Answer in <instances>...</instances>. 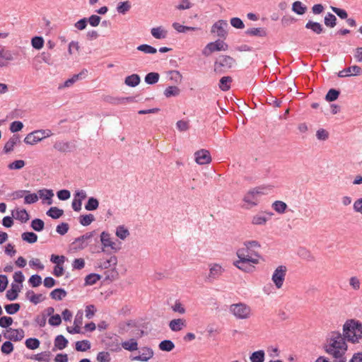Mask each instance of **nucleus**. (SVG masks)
<instances>
[{
	"mask_svg": "<svg viewBox=\"0 0 362 362\" xmlns=\"http://www.w3.org/2000/svg\"><path fill=\"white\" fill-rule=\"evenodd\" d=\"M345 338L339 332H332L329 334V337L327 340V344L325 345V351L330 356H332L334 359H337L338 361H346V357L344 356L345 352L347 349V346L345 342Z\"/></svg>",
	"mask_w": 362,
	"mask_h": 362,
	"instance_id": "nucleus-1",
	"label": "nucleus"
},
{
	"mask_svg": "<svg viewBox=\"0 0 362 362\" xmlns=\"http://www.w3.org/2000/svg\"><path fill=\"white\" fill-rule=\"evenodd\" d=\"M343 336L349 341L358 342L362 338V323L356 320H347L343 326Z\"/></svg>",
	"mask_w": 362,
	"mask_h": 362,
	"instance_id": "nucleus-2",
	"label": "nucleus"
},
{
	"mask_svg": "<svg viewBox=\"0 0 362 362\" xmlns=\"http://www.w3.org/2000/svg\"><path fill=\"white\" fill-rule=\"evenodd\" d=\"M263 187H257L250 189L244 196L243 202L247 204L246 208L250 209L255 206L258 204V197L264 194Z\"/></svg>",
	"mask_w": 362,
	"mask_h": 362,
	"instance_id": "nucleus-3",
	"label": "nucleus"
},
{
	"mask_svg": "<svg viewBox=\"0 0 362 362\" xmlns=\"http://www.w3.org/2000/svg\"><path fill=\"white\" fill-rule=\"evenodd\" d=\"M52 135V133L49 129L35 130L25 136L24 142L26 144L35 145L43 139L49 137Z\"/></svg>",
	"mask_w": 362,
	"mask_h": 362,
	"instance_id": "nucleus-4",
	"label": "nucleus"
},
{
	"mask_svg": "<svg viewBox=\"0 0 362 362\" xmlns=\"http://www.w3.org/2000/svg\"><path fill=\"white\" fill-rule=\"evenodd\" d=\"M230 310L238 319H247L251 315L250 308L241 303L231 305Z\"/></svg>",
	"mask_w": 362,
	"mask_h": 362,
	"instance_id": "nucleus-5",
	"label": "nucleus"
},
{
	"mask_svg": "<svg viewBox=\"0 0 362 362\" xmlns=\"http://www.w3.org/2000/svg\"><path fill=\"white\" fill-rule=\"evenodd\" d=\"M228 48V45L221 40L208 43L202 50V54L208 57L212 52L216 51H226Z\"/></svg>",
	"mask_w": 362,
	"mask_h": 362,
	"instance_id": "nucleus-6",
	"label": "nucleus"
},
{
	"mask_svg": "<svg viewBox=\"0 0 362 362\" xmlns=\"http://www.w3.org/2000/svg\"><path fill=\"white\" fill-rule=\"evenodd\" d=\"M209 272L206 277V281L212 283L217 280L224 272L225 269L217 263L210 264L209 265Z\"/></svg>",
	"mask_w": 362,
	"mask_h": 362,
	"instance_id": "nucleus-7",
	"label": "nucleus"
},
{
	"mask_svg": "<svg viewBox=\"0 0 362 362\" xmlns=\"http://www.w3.org/2000/svg\"><path fill=\"white\" fill-rule=\"evenodd\" d=\"M286 274V267L285 266H279L274 272L272 279L277 288H281L283 286Z\"/></svg>",
	"mask_w": 362,
	"mask_h": 362,
	"instance_id": "nucleus-8",
	"label": "nucleus"
},
{
	"mask_svg": "<svg viewBox=\"0 0 362 362\" xmlns=\"http://www.w3.org/2000/svg\"><path fill=\"white\" fill-rule=\"evenodd\" d=\"M237 256L238 260L250 262L252 264H257L259 262V255L257 253L252 254L247 248L239 249L237 251Z\"/></svg>",
	"mask_w": 362,
	"mask_h": 362,
	"instance_id": "nucleus-9",
	"label": "nucleus"
},
{
	"mask_svg": "<svg viewBox=\"0 0 362 362\" xmlns=\"http://www.w3.org/2000/svg\"><path fill=\"white\" fill-rule=\"evenodd\" d=\"M154 352L153 349L148 346L141 347L139 351V355L131 356L132 361H137L142 362H147L153 358Z\"/></svg>",
	"mask_w": 362,
	"mask_h": 362,
	"instance_id": "nucleus-10",
	"label": "nucleus"
},
{
	"mask_svg": "<svg viewBox=\"0 0 362 362\" xmlns=\"http://www.w3.org/2000/svg\"><path fill=\"white\" fill-rule=\"evenodd\" d=\"M93 233L94 232L86 233V234L76 238L72 243L74 249L80 250L86 248L88 245V240L90 239L93 236Z\"/></svg>",
	"mask_w": 362,
	"mask_h": 362,
	"instance_id": "nucleus-11",
	"label": "nucleus"
},
{
	"mask_svg": "<svg viewBox=\"0 0 362 362\" xmlns=\"http://www.w3.org/2000/svg\"><path fill=\"white\" fill-rule=\"evenodd\" d=\"M4 337L11 341H18L24 337V332L22 329L9 328L4 333Z\"/></svg>",
	"mask_w": 362,
	"mask_h": 362,
	"instance_id": "nucleus-12",
	"label": "nucleus"
},
{
	"mask_svg": "<svg viewBox=\"0 0 362 362\" xmlns=\"http://www.w3.org/2000/svg\"><path fill=\"white\" fill-rule=\"evenodd\" d=\"M195 161L199 165L209 164L211 161V157L209 151L201 149L194 153Z\"/></svg>",
	"mask_w": 362,
	"mask_h": 362,
	"instance_id": "nucleus-13",
	"label": "nucleus"
},
{
	"mask_svg": "<svg viewBox=\"0 0 362 362\" xmlns=\"http://www.w3.org/2000/svg\"><path fill=\"white\" fill-rule=\"evenodd\" d=\"M227 21L225 20H219L213 25L211 32L216 33V35L220 37H225L227 35Z\"/></svg>",
	"mask_w": 362,
	"mask_h": 362,
	"instance_id": "nucleus-14",
	"label": "nucleus"
},
{
	"mask_svg": "<svg viewBox=\"0 0 362 362\" xmlns=\"http://www.w3.org/2000/svg\"><path fill=\"white\" fill-rule=\"evenodd\" d=\"M235 60L227 55H221L218 57V59L215 62L216 69L219 67H223L224 69H230L235 64Z\"/></svg>",
	"mask_w": 362,
	"mask_h": 362,
	"instance_id": "nucleus-15",
	"label": "nucleus"
},
{
	"mask_svg": "<svg viewBox=\"0 0 362 362\" xmlns=\"http://www.w3.org/2000/svg\"><path fill=\"white\" fill-rule=\"evenodd\" d=\"M100 242L103 245L102 250L105 251V248L110 247L112 250H117V245L110 238V235L105 231L100 234Z\"/></svg>",
	"mask_w": 362,
	"mask_h": 362,
	"instance_id": "nucleus-16",
	"label": "nucleus"
},
{
	"mask_svg": "<svg viewBox=\"0 0 362 362\" xmlns=\"http://www.w3.org/2000/svg\"><path fill=\"white\" fill-rule=\"evenodd\" d=\"M361 71L362 69L360 66L354 65L340 71L338 73V76L340 78H343L351 76H357L360 75Z\"/></svg>",
	"mask_w": 362,
	"mask_h": 362,
	"instance_id": "nucleus-17",
	"label": "nucleus"
},
{
	"mask_svg": "<svg viewBox=\"0 0 362 362\" xmlns=\"http://www.w3.org/2000/svg\"><path fill=\"white\" fill-rule=\"evenodd\" d=\"M37 194L39 197L42 199L43 203H46L48 205L52 204V197H54V192L52 189H42L38 190Z\"/></svg>",
	"mask_w": 362,
	"mask_h": 362,
	"instance_id": "nucleus-18",
	"label": "nucleus"
},
{
	"mask_svg": "<svg viewBox=\"0 0 362 362\" xmlns=\"http://www.w3.org/2000/svg\"><path fill=\"white\" fill-rule=\"evenodd\" d=\"M272 213L265 214L263 212L259 213L252 218V223L254 225H264L270 218Z\"/></svg>",
	"mask_w": 362,
	"mask_h": 362,
	"instance_id": "nucleus-19",
	"label": "nucleus"
},
{
	"mask_svg": "<svg viewBox=\"0 0 362 362\" xmlns=\"http://www.w3.org/2000/svg\"><path fill=\"white\" fill-rule=\"evenodd\" d=\"M87 74H88V70L86 69H83L80 73H78L77 74H74L71 78L67 79L64 82L63 87H70L74 83H76L77 81L85 78L86 77Z\"/></svg>",
	"mask_w": 362,
	"mask_h": 362,
	"instance_id": "nucleus-20",
	"label": "nucleus"
},
{
	"mask_svg": "<svg viewBox=\"0 0 362 362\" xmlns=\"http://www.w3.org/2000/svg\"><path fill=\"white\" fill-rule=\"evenodd\" d=\"M185 327L186 321L182 318L174 319L169 322V327L173 332H179Z\"/></svg>",
	"mask_w": 362,
	"mask_h": 362,
	"instance_id": "nucleus-21",
	"label": "nucleus"
},
{
	"mask_svg": "<svg viewBox=\"0 0 362 362\" xmlns=\"http://www.w3.org/2000/svg\"><path fill=\"white\" fill-rule=\"evenodd\" d=\"M20 142V136L18 135H13L9 140L5 144L4 147V151L6 153H8L13 150L14 146Z\"/></svg>",
	"mask_w": 362,
	"mask_h": 362,
	"instance_id": "nucleus-22",
	"label": "nucleus"
},
{
	"mask_svg": "<svg viewBox=\"0 0 362 362\" xmlns=\"http://www.w3.org/2000/svg\"><path fill=\"white\" fill-rule=\"evenodd\" d=\"M12 216L14 218L21 221L22 223H25L29 220V214L25 209H16V211H12Z\"/></svg>",
	"mask_w": 362,
	"mask_h": 362,
	"instance_id": "nucleus-23",
	"label": "nucleus"
},
{
	"mask_svg": "<svg viewBox=\"0 0 362 362\" xmlns=\"http://www.w3.org/2000/svg\"><path fill=\"white\" fill-rule=\"evenodd\" d=\"M54 148L59 152L66 153L70 152L72 146L69 141H57L54 144Z\"/></svg>",
	"mask_w": 362,
	"mask_h": 362,
	"instance_id": "nucleus-24",
	"label": "nucleus"
},
{
	"mask_svg": "<svg viewBox=\"0 0 362 362\" xmlns=\"http://www.w3.org/2000/svg\"><path fill=\"white\" fill-rule=\"evenodd\" d=\"M151 33L154 38L161 40L166 38L168 31L165 30L162 26H158L151 28Z\"/></svg>",
	"mask_w": 362,
	"mask_h": 362,
	"instance_id": "nucleus-25",
	"label": "nucleus"
},
{
	"mask_svg": "<svg viewBox=\"0 0 362 362\" xmlns=\"http://www.w3.org/2000/svg\"><path fill=\"white\" fill-rule=\"evenodd\" d=\"M305 28L311 30L314 33L320 35L323 33V26L317 22L308 21L305 24Z\"/></svg>",
	"mask_w": 362,
	"mask_h": 362,
	"instance_id": "nucleus-26",
	"label": "nucleus"
},
{
	"mask_svg": "<svg viewBox=\"0 0 362 362\" xmlns=\"http://www.w3.org/2000/svg\"><path fill=\"white\" fill-rule=\"evenodd\" d=\"M141 81L140 76L136 74H133L125 78L124 83L129 87H136Z\"/></svg>",
	"mask_w": 362,
	"mask_h": 362,
	"instance_id": "nucleus-27",
	"label": "nucleus"
},
{
	"mask_svg": "<svg viewBox=\"0 0 362 362\" xmlns=\"http://www.w3.org/2000/svg\"><path fill=\"white\" fill-rule=\"evenodd\" d=\"M245 34L249 36L265 37L267 32L264 28H252L245 30Z\"/></svg>",
	"mask_w": 362,
	"mask_h": 362,
	"instance_id": "nucleus-28",
	"label": "nucleus"
},
{
	"mask_svg": "<svg viewBox=\"0 0 362 362\" xmlns=\"http://www.w3.org/2000/svg\"><path fill=\"white\" fill-rule=\"evenodd\" d=\"M298 255L303 259L312 262L315 260L313 254L305 247H300L297 252Z\"/></svg>",
	"mask_w": 362,
	"mask_h": 362,
	"instance_id": "nucleus-29",
	"label": "nucleus"
},
{
	"mask_svg": "<svg viewBox=\"0 0 362 362\" xmlns=\"http://www.w3.org/2000/svg\"><path fill=\"white\" fill-rule=\"evenodd\" d=\"M252 262L243 260H237L234 262V265L239 269L246 272H250L252 270L253 266Z\"/></svg>",
	"mask_w": 362,
	"mask_h": 362,
	"instance_id": "nucleus-30",
	"label": "nucleus"
},
{
	"mask_svg": "<svg viewBox=\"0 0 362 362\" xmlns=\"http://www.w3.org/2000/svg\"><path fill=\"white\" fill-rule=\"evenodd\" d=\"M68 340L62 334L57 335L54 339V346L59 350H62L67 346Z\"/></svg>",
	"mask_w": 362,
	"mask_h": 362,
	"instance_id": "nucleus-31",
	"label": "nucleus"
},
{
	"mask_svg": "<svg viewBox=\"0 0 362 362\" xmlns=\"http://www.w3.org/2000/svg\"><path fill=\"white\" fill-rule=\"evenodd\" d=\"M122 346L125 350L133 351L138 349V343L136 339H130L129 340L123 341Z\"/></svg>",
	"mask_w": 362,
	"mask_h": 362,
	"instance_id": "nucleus-32",
	"label": "nucleus"
},
{
	"mask_svg": "<svg viewBox=\"0 0 362 362\" xmlns=\"http://www.w3.org/2000/svg\"><path fill=\"white\" fill-rule=\"evenodd\" d=\"M307 10L306 6H305L301 1H296L292 4V11L298 15H303Z\"/></svg>",
	"mask_w": 362,
	"mask_h": 362,
	"instance_id": "nucleus-33",
	"label": "nucleus"
},
{
	"mask_svg": "<svg viewBox=\"0 0 362 362\" xmlns=\"http://www.w3.org/2000/svg\"><path fill=\"white\" fill-rule=\"evenodd\" d=\"M66 291L63 288H55L50 293V297L56 300H60L66 296Z\"/></svg>",
	"mask_w": 362,
	"mask_h": 362,
	"instance_id": "nucleus-34",
	"label": "nucleus"
},
{
	"mask_svg": "<svg viewBox=\"0 0 362 362\" xmlns=\"http://www.w3.org/2000/svg\"><path fill=\"white\" fill-rule=\"evenodd\" d=\"M46 214L54 219H57L64 214V211L56 206H52L46 212Z\"/></svg>",
	"mask_w": 362,
	"mask_h": 362,
	"instance_id": "nucleus-35",
	"label": "nucleus"
},
{
	"mask_svg": "<svg viewBox=\"0 0 362 362\" xmlns=\"http://www.w3.org/2000/svg\"><path fill=\"white\" fill-rule=\"evenodd\" d=\"M232 82V78L230 76H223L220 79L219 81V88L223 91L228 90L230 88V83Z\"/></svg>",
	"mask_w": 362,
	"mask_h": 362,
	"instance_id": "nucleus-36",
	"label": "nucleus"
},
{
	"mask_svg": "<svg viewBox=\"0 0 362 362\" xmlns=\"http://www.w3.org/2000/svg\"><path fill=\"white\" fill-rule=\"evenodd\" d=\"M159 349L163 351H171L175 348L174 343L169 339H165L158 344Z\"/></svg>",
	"mask_w": 362,
	"mask_h": 362,
	"instance_id": "nucleus-37",
	"label": "nucleus"
},
{
	"mask_svg": "<svg viewBox=\"0 0 362 362\" xmlns=\"http://www.w3.org/2000/svg\"><path fill=\"white\" fill-rule=\"evenodd\" d=\"M117 259L115 256H112L108 259L101 260L99 264V267L103 269H108L112 266H115L117 264Z\"/></svg>",
	"mask_w": 362,
	"mask_h": 362,
	"instance_id": "nucleus-38",
	"label": "nucleus"
},
{
	"mask_svg": "<svg viewBox=\"0 0 362 362\" xmlns=\"http://www.w3.org/2000/svg\"><path fill=\"white\" fill-rule=\"evenodd\" d=\"M265 354L263 350H259L253 352L250 356V360L251 362H264Z\"/></svg>",
	"mask_w": 362,
	"mask_h": 362,
	"instance_id": "nucleus-39",
	"label": "nucleus"
},
{
	"mask_svg": "<svg viewBox=\"0 0 362 362\" xmlns=\"http://www.w3.org/2000/svg\"><path fill=\"white\" fill-rule=\"evenodd\" d=\"M159 78V74L156 72H150L146 75L144 81L147 84L153 85L158 81Z\"/></svg>",
	"mask_w": 362,
	"mask_h": 362,
	"instance_id": "nucleus-40",
	"label": "nucleus"
},
{
	"mask_svg": "<svg viewBox=\"0 0 362 362\" xmlns=\"http://www.w3.org/2000/svg\"><path fill=\"white\" fill-rule=\"evenodd\" d=\"M99 206V202L95 197H89L88 202L85 204V209L87 211H94L96 210Z\"/></svg>",
	"mask_w": 362,
	"mask_h": 362,
	"instance_id": "nucleus-41",
	"label": "nucleus"
},
{
	"mask_svg": "<svg viewBox=\"0 0 362 362\" xmlns=\"http://www.w3.org/2000/svg\"><path fill=\"white\" fill-rule=\"evenodd\" d=\"M23 240L28 243H35L37 240V235L33 232H25L21 235Z\"/></svg>",
	"mask_w": 362,
	"mask_h": 362,
	"instance_id": "nucleus-42",
	"label": "nucleus"
},
{
	"mask_svg": "<svg viewBox=\"0 0 362 362\" xmlns=\"http://www.w3.org/2000/svg\"><path fill=\"white\" fill-rule=\"evenodd\" d=\"M94 221L95 217L91 214L81 215L79 216V223L83 226H89Z\"/></svg>",
	"mask_w": 362,
	"mask_h": 362,
	"instance_id": "nucleus-43",
	"label": "nucleus"
},
{
	"mask_svg": "<svg viewBox=\"0 0 362 362\" xmlns=\"http://www.w3.org/2000/svg\"><path fill=\"white\" fill-rule=\"evenodd\" d=\"M75 348L78 351H86L90 349V343L88 340L78 341Z\"/></svg>",
	"mask_w": 362,
	"mask_h": 362,
	"instance_id": "nucleus-44",
	"label": "nucleus"
},
{
	"mask_svg": "<svg viewBox=\"0 0 362 362\" xmlns=\"http://www.w3.org/2000/svg\"><path fill=\"white\" fill-rule=\"evenodd\" d=\"M324 22L326 26L334 28L337 24V18L334 14L328 13L324 18Z\"/></svg>",
	"mask_w": 362,
	"mask_h": 362,
	"instance_id": "nucleus-45",
	"label": "nucleus"
},
{
	"mask_svg": "<svg viewBox=\"0 0 362 362\" xmlns=\"http://www.w3.org/2000/svg\"><path fill=\"white\" fill-rule=\"evenodd\" d=\"M273 209L279 214H284L287 208V205L282 201H275L272 204Z\"/></svg>",
	"mask_w": 362,
	"mask_h": 362,
	"instance_id": "nucleus-46",
	"label": "nucleus"
},
{
	"mask_svg": "<svg viewBox=\"0 0 362 362\" xmlns=\"http://www.w3.org/2000/svg\"><path fill=\"white\" fill-rule=\"evenodd\" d=\"M101 279V276L98 274H90L87 275L85 278V284L86 285H93L97 283Z\"/></svg>",
	"mask_w": 362,
	"mask_h": 362,
	"instance_id": "nucleus-47",
	"label": "nucleus"
},
{
	"mask_svg": "<svg viewBox=\"0 0 362 362\" xmlns=\"http://www.w3.org/2000/svg\"><path fill=\"white\" fill-rule=\"evenodd\" d=\"M30 226L34 230L40 232L45 228V223L40 218H35L32 221Z\"/></svg>",
	"mask_w": 362,
	"mask_h": 362,
	"instance_id": "nucleus-48",
	"label": "nucleus"
},
{
	"mask_svg": "<svg viewBox=\"0 0 362 362\" xmlns=\"http://www.w3.org/2000/svg\"><path fill=\"white\" fill-rule=\"evenodd\" d=\"M39 199L38 194L30 193L29 191L28 193L25 194L24 197V203L25 204H32L37 202Z\"/></svg>",
	"mask_w": 362,
	"mask_h": 362,
	"instance_id": "nucleus-49",
	"label": "nucleus"
},
{
	"mask_svg": "<svg viewBox=\"0 0 362 362\" xmlns=\"http://www.w3.org/2000/svg\"><path fill=\"white\" fill-rule=\"evenodd\" d=\"M51 353L49 351H43L34 356V359L38 361L49 362Z\"/></svg>",
	"mask_w": 362,
	"mask_h": 362,
	"instance_id": "nucleus-50",
	"label": "nucleus"
},
{
	"mask_svg": "<svg viewBox=\"0 0 362 362\" xmlns=\"http://www.w3.org/2000/svg\"><path fill=\"white\" fill-rule=\"evenodd\" d=\"M339 94V90L334 88L329 89L325 95V100L328 102H333L338 98Z\"/></svg>",
	"mask_w": 362,
	"mask_h": 362,
	"instance_id": "nucleus-51",
	"label": "nucleus"
},
{
	"mask_svg": "<svg viewBox=\"0 0 362 362\" xmlns=\"http://www.w3.org/2000/svg\"><path fill=\"white\" fill-rule=\"evenodd\" d=\"M25 346L29 349H36L40 346V341L36 338H28L25 340Z\"/></svg>",
	"mask_w": 362,
	"mask_h": 362,
	"instance_id": "nucleus-52",
	"label": "nucleus"
},
{
	"mask_svg": "<svg viewBox=\"0 0 362 362\" xmlns=\"http://www.w3.org/2000/svg\"><path fill=\"white\" fill-rule=\"evenodd\" d=\"M4 308L7 314L14 315L20 310L21 305L19 303H11L6 305Z\"/></svg>",
	"mask_w": 362,
	"mask_h": 362,
	"instance_id": "nucleus-53",
	"label": "nucleus"
},
{
	"mask_svg": "<svg viewBox=\"0 0 362 362\" xmlns=\"http://www.w3.org/2000/svg\"><path fill=\"white\" fill-rule=\"evenodd\" d=\"M136 49L146 54H156L157 52V49L155 47L147 44L141 45Z\"/></svg>",
	"mask_w": 362,
	"mask_h": 362,
	"instance_id": "nucleus-54",
	"label": "nucleus"
},
{
	"mask_svg": "<svg viewBox=\"0 0 362 362\" xmlns=\"http://www.w3.org/2000/svg\"><path fill=\"white\" fill-rule=\"evenodd\" d=\"M28 294H31L30 301L35 305L38 304L45 298L42 294H35L32 290L28 291Z\"/></svg>",
	"mask_w": 362,
	"mask_h": 362,
	"instance_id": "nucleus-55",
	"label": "nucleus"
},
{
	"mask_svg": "<svg viewBox=\"0 0 362 362\" xmlns=\"http://www.w3.org/2000/svg\"><path fill=\"white\" fill-rule=\"evenodd\" d=\"M129 235V230L124 226H119L117 228L116 235L121 240H124Z\"/></svg>",
	"mask_w": 362,
	"mask_h": 362,
	"instance_id": "nucleus-56",
	"label": "nucleus"
},
{
	"mask_svg": "<svg viewBox=\"0 0 362 362\" xmlns=\"http://www.w3.org/2000/svg\"><path fill=\"white\" fill-rule=\"evenodd\" d=\"M31 44L33 48L40 49L44 45V39L40 36H35L32 38Z\"/></svg>",
	"mask_w": 362,
	"mask_h": 362,
	"instance_id": "nucleus-57",
	"label": "nucleus"
},
{
	"mask_svg": "<svg viewBox=\"0 0 362 362\" xmlns=\"http://www.w3.org/2000/svg\"><path fill=\"white\" fill-rule=\"evenodd\" d=\"M180 93V89L177 86H168L164 91L166 98L177 96Z\"/></svg>",
	"mask_w": 362,
	"mask_h": 362,
	"instance_id": "nucleus-58",
	"label": "nucleus"
},
{
	"mask_svg": "<svg viewBox=\"0 0 362 362\" xmlns=\"http://www.w3.org/2000/svg\"><path fill=\"white\" fill-rule=\"evenodd\" d=\"M0 58L6 61H12L13 57L11 51L5 49L4 47L0 46Z\"/></svg>",
	"mask_w": 362,
	"mask_h": 362,
	"instance_id": "nucleus-59",
	"label": "nucleus"
},
{
	"mask_svg": "<svg viewBox=\"0 0 362 362\" xmlns=\"http://www.w3.org/2000/svg\"><path fill=\"white\" fill-rule=\"evenodd\" d=\"M131 8L130 3L129 1L120 2L117 5V11L119 13H126Z\"/></svg>",
	"mask_w": 362,
	"mask_h": 362,
	"instance_id": "nucleus-60",
	"label": "nucleus"
},
{
	"mask_svg": "<svg viewBox=\"0 0 362 362\" xmlns=\"http://www.w3.org/2000/svg\"><path fill=\"white\" fill-rule=\"evenodd\" d=\"M25 163L23 160H16L8 164V168L9 170H20L23 168Z\"/></svg>",
	"mask_w": 362,
	"mask_h": 362,
	"instance_id": "nucleus-61",
	"label": "nucleus"
},
{
	"mask_svg": "<svg viewBox=\"0 0 362 362\" xmlns=\"http://www.w3.org/2000/svg\"><path fill=\"white\" fill-rule=\"evenodd\" d=\"M28 283L33 287H37L42 284V278L38 274H33L30 277V279L28 280Z\"/></svg>",
	"mask_w": 362,
	"mask_h": 362,
	"instance_id": "nucleus-62",
	"label": "nucleus"
},
{
	"mask_svg": "<svg viewBox=\"0 0 362 362\" xmlns=\"http://www.w3.org/2000/svg\"><path fill=\"white\" fill-rule=\"evenodd\" d=\"M230 25L237 29H243L245 28V24L243 21L238 17L232 18L230 21Z\"/></svg>",
	"mask_w": 362,
	"mask_h": 362,
	"instance_id": "nucleus-63",
	"label": "nucleus"
},
{
	"mask_svg": "<svg viewBox=\"0 0 362 362\" xmlns=\"http://www.w3.org/2000/svg\"><path fill=\"white\" fill-rule=\"evenodd\" d=\"M97 360L99 362H110L111 361L110 354L107 351H100L97 355Z\"/></svg>",
	"mask_w": 362,
	"mask_h": 362,
	"instance_id": "nucleus-64",
	"label": "nucleus"
}]
</instances>
